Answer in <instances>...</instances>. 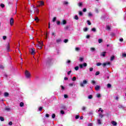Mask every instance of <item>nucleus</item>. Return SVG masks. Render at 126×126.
<instances>
[{"label": "nucleus", "mask_w": 126, "mask_h": 126, "mask_svg": "<svg viewBox=\"0 0 126 126\" xmlns=\"http://www.w3.org/2000/svg\"><path fill=\"white\" fill-rule=\"evenodd\" d=\"M31 7L32 9L31 10V13H32V14H35V13H37V14H39V12H40V11H39V9L35 8L34 5L31 6Z\"/></svg>", "instance_id": "f257e3e1"}, {"label": "nucleus", "mask_w": 126, "mask_h": 126, "mask_svg": "<svg viewBox=\"0 0 126 126\" xmlns=\"http://www.w3.org/2000/svg\"><path fill=\"white\" fill-rule=\"evenodd\" d=\"M25 74L26 78H30V76H31V73L28 70H26Z\"/></svg>", "instance_id": "f03ea898"}, {"label": "nucleus", "mask_w": 126, "mask_h": 126, "mask_svg": "<svg viewBox=\"0 0 126 126\" xmlns=\"http://www.w3.org/2000/svg\"><path fill=\"white\" fill-rule=\"evenodd\" d=\"M87 83H88V80H85L83 81L82 83H81L80 84V86H81V87H84V85L85 84H87Z\"/></svg>", "instance_id": "7ed1b4c3"}, {"label": "nucleus", "mask_w": 126, "mask_h": 126, "mask_svg": "<svg viewBox=\"0 0 126 126\" xmlns=\"http://www.w3.org/2000/svg\"><path fill=\"white\" fill-rule=\"evenodd\" d=\"M29 52L31 53V55H35V49L34 48H30Z\"/></svg>", "instance_id": "20e7f679"}, {"label": "nucleus", "mask_w": 126, "mask_h": 126, "mask_svg": "<svg viewBox=\"0 0 126 126\" xmlns=\"http://www.w3.org/2000/svg\"><path fill=\"white\" fill-rule=\"evenodd\" d=\"M102 65L103 67H105V66H107V65H108L110 67L111 66V63L110 62L104 63H102Z\"/></svg>", "instance_id": "39448f33"}, {"label": "nucleus", "mask_w": 126, "mask_h": 126, "mask_svg": "<svg viewBox=\"0 0 126 126\" xmlns=\"http://www.w3.org/2000/svg\"><path fill=\"white\" fill-rule=\"evenodd\" d=\"M83 66H85V67L87 66V63H83V64H79V67L80 68H83Z\"/></svg>", "instance_id": "423d86ee"}, {"label": "nucleus", "mask_w": 126, "mask_h": 126, "mask_svg": "<svg viewBox=\"0 0 126 126\" xmlns=\"http://www.w3.org/2000/svg\"><path fill=\"white\" fill-rule=\"evenodd\" d=\"M14 23V19H13V18H11L10 20V25H11V26H12Z\"/></svg>", "instance_id": "0eeeda50"}, {"label": "nucleus", "mask_w": 126, "mask_h": 126, "mask_svg": "<svg viewBox=\"0 0 126 126\" xmlns=\"http://www.w3.org/2000/svg\"><path fill=\"white\" fill-rule=\"evenodd\" d=\"M38 45H39L40 47H43V46L44 45V43L42 41H38Z\"/></svg>", "instance_id": "6e6552de"}, {"label": "nucleus", "mask_w": 126, "mask_h": 126, "mask_svg": "<svg viewBox=\"0 0 126 126\" xmlns=\"http://www.w3.org/2000/svg\"><path fill=\"white\" fill-rule=\"evenodd\" d=\"M66 24V21L65 20H63L61 22V25H65Z\"/></svg>", "instance_id": "1a4fd4ad"}, {"label": "nucleus", "mask_w": 126, "mask_h": 126, "mask_svg": "<svg viewBox=\"0 0 126 126\" xmlns=\"http://www.w3.org/2000/svg\"><path fill=\"white\" fill-rule=\"evenodd\" d=\"M94 88L96 91H98V90H100V86L96 85Z\"/></svg>", "instance_id": "9d476101"}, {"label": "nucleus", "mask_w": 126, "mask_h": 126, "mask_svg": "<svg viewBox=\"0 0 126 126\" xmlns=\"http://www.w3.org/2000/svg\"><path fill=\"white\" fill-rule=\"evenodd\" d=\"M61 109L62 110H67V108H66V106H65V105H62L61 106Z\"/></svg>", "instance_id": "9b49d317"}, {"label": "nucleus", "mask_w": 126, "mask_h": 126, "mask_svg": "<svg viewBox=\"0 0 126 126\" xmlns=\"http://www.w3.org/2000/svg\"><path fill=\"white\" fill-rule=\"evenodd\" d=\"M106 53L107 52H102L101 53L100 56H102V57H105Z\"/></svg>", "instance_id": "f8f14e48"}, {"label": "nucleus", "mask_w": 126, "mask_h": 126, "mask_svg": "<svg viewBox=\"0 0 126 126\" xmlns=\"http://www.w3.org/2000/svg\"><path fill=\"white\" fill-rule=\"evenodd\" d=\"M36 48H37V49H39V50H41L43 48V47L40 46L39 44H37L36 45Z\"/></svg>", "instance_id": "ddd939ff"}, {"label": "nucleus", "mask_w": 126, "mask_h": 126, "mask_svg": "<svg viewBox=\"0 0 126 126\" xmlns=\"http://www.w3.org/2000/svg\"><path fill=\"white\" fill-rule=\"evenodd\" d=\"M61 42H62V39L61 38H59L56 40V42L57 43V44H60Z\"/></svg>", "instance_id": "4468645a"}, {"label": "nucleus", "mask_w": 126, "mask_h": 126, "mask_svg": "<svg viewBox=\"0 0 126 126\" xmlns=\"http://www.w3.org/2000/svg\"><path fill=\"white\" fill-rule=\"evenodd\" d=\"M4 97H8V96H9V94H8L7 92H5L4 93Z\"/></svg>", "instance_id": "2eb2a0df"}, {"label": "nucleus", "mask_w": 126, "mask_h": 126, "mask_svg": "<svg viewBox=\"0 0 126 126\" xmlns=\"http://www.w3.org/2000/svg\"><path fill=\"white\" fill-rule=\"evenodd\" d=\"M111 124L113 126H117L118 125V123H117V122H116L115 121L111 122Z\"/></svg>", "instance_id": "dca6fc26"}, {"label": "nucleus", "mask_w": 126, "mask_h": 126, "mask_svg": "<svg viewBox=\"0 0 126 126\" xmlns=\"http://www.w3.org/2000/svg\"><path fill=\"white\" fill-rule=\"evenodd\" d=\"M5 111H7V112H9V111H10V108H9L8 107H6L5 108Z\"/></svg>", "instance_id": "f3484780"}, {"label": "nucleus", "mask_w": 126, "mask_h": 126, "mask_svg": "<svg viewBox=\"0 0 126 126\" xmlns=\"http://www.w3.org/2000/svg\"><path fill=\"white\" fill-rule=\"evenodd\" d=\"M79 61L80 62H83V61H84V58L83 57H80L79 58Z\"/></svg>", "instance_id": "a211bd4d"}, {"label": "nucleus", "mask_w": 126, "mask_h": 126, "mask_svg": "<svg viewBox=\"0 0 126 126\" xmlns=\"http://www.w3.org/2000/svg\"><path fill=\"white\" fill-rule=\"evenodd\" d=\"M114 60H115V56H111L110 58V61H114Z\"/></svg>", "instance_id": "6ab92c4d"}, {"label": "nucleus", "mask_w": 126, "mask_h": 126, "mask_svg": "<svg viewBox=\"0 0 126 126\" xmlns=\"http://www.w3.org/2000/svg\"><path fill=\"white\" fill-rule=\"evenodd\" d=\"M63 4H64V5H66V4H68V2L66 1H64L63 2Z\"/></svg>", "instance_id": "aec40b11"}, {"label": "nucleus", "mask_w": 126, "mask_h": 126, "mask_svg": "<svg viewBox=\"0 0 126 126\" xmlns=\"http://www.w3.org/2000/svg\"><path fill=\"white\" fill-rule=\"evenodd\" d=\"M69 28V26H66L64 28V29L65 30H68Z\"/></svg>", "instance_id": "412c9836"}, {"label": "nucleus", "mask_w": 126, "mask_h": 126, "mask_svg": "<svg viewBox=\"0 0 126 126\" xmlns=\"http://www.w3.org/2000/svg\"><path fill=\"white\" fill-rule=\"evenodd\" d=\"M0 120L1 121V122H3V121H4V118H3V117L0 116Z\"/></svg>", "instance_id": "4be33fe9"}, {"label": "nucleus", "mask_w": 126, "mask_h": 126, "mask_svg": "<svg viewBox=\"0 0 126 126\" xmlns=\"http://www.w3.org/2000/svg\"><path fill=\"white\" fill-rule=\"evenodd\" d=\"M75 50V51H76V52H79V51H80V48L78 47H76Z\"/></svg>", "instance_id": "5701e85b"}, {"label": "nucleus", "mask_w": 126, "mask_h": 126, "mask_svg": "<svg viewBox=\"0 0 126 126\" xmlns=\"http://www.w3.org/2000/svg\"><path fill=\"white\" fill-rule=\"evenodd\" d=\"M44 4H45V3L44 2V1H40V5H44Z\"/></svg>", "instance_id": "b1692460"}, {"label": "nucleus", "mask_w": 126, "mask_h": 126, "mask_svg": "<svg viewBox=\"0 0 126 126\" xmlns=\"http://www.w3.org/2000/svg\"><path fill=\"white\" fill-rule=\"evenodd\" d=\"M86 106H83L82 107V111H85V110H86Z\"/></svg>", "instance_id": "393cba45"}, {"label": "nucleus", "mask_w": 126, "mask_h": 126, "mask_svg": "<svg viewBox=\"0 0 126 126\" xmlns=\"http://www.w3.org/2000/svg\"><path fill=\"white\" fill-rule=\"evenodd\" d=\"M24 106V103H23V102L20 103V107H23Z\"/></svg>", "instance_id": "a878e982"}, {"label": "nucleus", "mask_w": 126, "mask_h": 126, "mask_svg": "<svg viewBox=\"0 0 126 126\" xmlns=\"http://www.w3.org/2000/svg\"><path fill=\"white\" fill-rule=\"evenodd\" d=\"M88 99H92L93 98V95H92V94H91L88 96Z\"/></svg>", "instance_id": "bb28decb"}, {"label": "nucleus", "mask_w": 126, "mask_h": 126, "mask_svg": "<svg viewBox=\"0 0 126 126\" xmlns=\"http://www.w3.org/2000/svg\"><path fill=\"white\" fill-rule=\"evenodd\" d=\"M74 19H76V20H78V19H79L78 16H77L76 15H75Z\"/></svg>", "instance_id": "cd10ccee"}, {"label": "nucleus", "mask_w": 126, "mask_h": 126, "mask_svg": "<svg viewBox=\"0 0 126 126\" xmlns=\"http://www.w3.org/2000/svg\"><path fill=\"white\" fill-rule=\"evenodd\" d=\"M102 42H103V39H98L99 44H101V43H102Z\"/></svg>", "instance_id": "c85d7f7f"}, {"label": "nucleus", "mask_w": 126, "mask_h": 126, "mask_svg": "<svg viewBox=\"0 0 126 126\" xmlns=\"http://www.w3.org/2000/svg\"><path fill=\"white\" fill-rule=\"evenodd\" d=\"M111 87H112V85H111V84H108L107 88H111Z\"/></svg>", "instance_id": "c756f323"}, {"label": "nucleus", "mask_w": 126, "mask_h": 126, "mask_svg": "<svg viewBox=\"0 0 126 126\" xmlns=\"http://www.w3.org/2000/svg\"><path fill=\"white\" fill-rule=\"evenodd\" d=\"M97 66H100V65H102V63H96Z\"/></svg>", "instance_id": "7c9ffc66"}, {"label": "nucleus", "mask_w": 126, "mask_h": 126, "mask_svg": "<svg viewBox=\"0 0 126 126\" xmlns=\"http://www.w3.org/2000/svg\"><path fill=\"white\" fill-rule=\"evenodd\" d=\"M6 48H7V50H8V51L9 50V49H10V47L9 46V43H8V45H7Z\"/></svg>", "instance_id": "2f4dec72"}, {"label": "nucleus", "mask_w": 126, "mask_h": 126, "mask_svg": "<svg viewBox=\"0 0 126 126\" xmlns=\"http://www.w3.org/2000/svg\"><path fill=\"white\" fill-rule=\"evenodd\" d=\"M74 69L75 70H78V69H79V67L78 66H75Z\"/></svg>", "instance_id": "473e14b6"}, {"label": "nucleus", "mask_w": 126, "mask_h": 126, "mask_svg": "<svg viewBox=\"0 0 126 126\" xmlns=\"http://www.w3.org/2000/svg\"><path fill=\"white\" fill-rule=\"evenodd\" d=\"M95 48L94 47H91V51H92V52H94L95 51Z\"/></svg>", "instance_id": "72a5a7b5"}, {"label": "nucleus", "mask_w": 126, "mask_h": 126, "mask_svg": "<svg viewBox=\"0 0 126 126\" xmlns=\"http://www.w3.org/2000/svg\"><path fill=\"white\" fill-rule=\"evenodd\" d=\"M83 30H84V32H87V31H88V28H84Z\"/></svg>", "instance_id": "f704fd0d"}, {"label": "nucleus", "mask_w": 126, "mask_h": 126, "mask_svg": "<svg viewBox=\"0 0 126 126\" xmlns=\"http://www.w3.org/2000/svg\"><path fill=\"white\" fill-rule=\"evenodd\" d=\"M34 20L35 21H39L40 20V19H39V18H38L37 17H35L34 18Z\"/></svg>", "instance_id": "c9c22d12"}, {"label": "nucleus", "mask_w": 126, "mask_h": 126, "mask_svg": "<svg viewBox=\"0 0 126 126\" xmlns=\"http://www.w3.org/2000/svg\"><path fill=\"white\" fill-rule=\"evenodd\" d=\"M52 119H55V118H56V114H53L52 115Z\"/></svg>", "instance_id": "e433bc0d"}, {"label": "nucleus", "mask_w": 126, "mask_h": 126, "mask_svg": "<svg viewBox=\"0 0 126 126\" xmlns=\"http://www.w3.org/2000/svg\"><path fill=\"white\" fill-rule=\"evenodd\" d=\"M106 29L107 30H111V28L109 26H106Z\"/></svg>", "instance_id": "4c0bfd02"}, {"label": "nucleus", "mask_w": 126, "mask_h": 126, "mask_svg": "<svg viewBox=\"0 0 126 126\" xmlns=\"http://www.w3.org/2000/svg\"><path fill=\"white\" fill-rule=\"evenodd\" d=\"M97 123L99 125H101L102 123H101V120L100 119L97 120Z\"/></svg>", "instance_id": "58836bf2"}, {"label": "nucleus", "mask_w": 126, "mask_h": 126, "mask_svg": "<svg viewBox=\"0 0 126 126\" xmlns=\"http://www.w3.org/2000/svg\"><path fill=\"white\" fill-rule=\"evenodd\" d=\"M56 20H57V17H54L52 20V21L53 22H55V21H56Z\"/></svg>", "instance_id": "ea45409f"}, {"label": "nucleus", "mask_w": 126, "mask_h": 126, "mask_svg": "<svg viewBox=\"0 0 126 126\" xmlns=\"http://www.w3.org/2000/svg\"><path fill=\"white\" fill-rule=\"evenodd\" d=\"M57 25H61V21H58L57 22Z\"/></svg>", "instance_id": "a19ab883"}, {"label": "nucleus", "mask_w": 126, "mask_h": 126, "mask_svg": "<svg viewBox=\"0 0 126 126\" xmlns=\"http://www.w3.org/2000/svg\"><path fill=\"white\" fill-rule=\"evenodd\" d=\"M72 80L73 81H75V80H76V77H73L72 79Z\"/></svg>", "instance_id": "79ce46f5"}, {"label": "nucleus", "mask_w": 126, "mask_h": 126, "mask_svg": "<svg viewBox=\"0 0 126 126\" xmlns=\"http://www.w3.org/2000/svg\"><path fill=\"white\" fill-rule=\"evenodd\" d=\"M122 57H123L124 58H126V53H123Z\"/></svg>", "instance_id": "37998d69"}, {"label": "nucleus", "mask_w": 126, "mask_h": 126, "mask_svg": "<svg viewBox=\"0 0 126 126\" xmlns=\"http://www.w3.org/2000/svg\"><path fill=\"white\" fill-rule=\"evenodd\" d=\"M0 6H1L2 7V8H3L5 6L3 4V3H1L0 5Z\"/></svg>", "instance_id": "c03bdc74"}, {"label": "nucleus", "mask_w": 126, "mask_h": 126, "mask_svg": "<svg viewBox=\"0 0 126 126\" xmlns=\"http://www.w3.org/2000/svg\"><path fill=\"white\" fill-rule=\"evenodd\" d=\"M99 74H100V72L99 71H96L95 72V75H99Z\"/></svg>", "instance_id": "a18cd8bd"}, {"label": "nucleus", "mask_w": 126, "mask_h": 126, "mask_svg": "<svg viewBox=\"0 0 126 126\" xmlns=\"http://www.w3.org/2000/svg\"><path fill=\"white\" fill-rule=\"evenodd\" d=\"M79 15H80L81 16L82 15H83V13H82V11H79Z\"/></svg>", "instance_id": "49530a36"}, {"label": "nucleus", "mask_w": 126, "mask_h": 126, "mask_svg": "<svg viewBox=\"0 0 126 126\" xmlns=\"http://www.w3.org/2000/svg\"><path fill=\"white\" fill-rule=\"evenodd\" d=\"M64 43H67L68 42V39H65L63 40Z\"/></svg>", "instance_id": "de8ad7c7"}, {"label": "nucleus", "mask_w": 126, "mask_h": 126, "mask_svg": "<svg viewBox=\"0 0 126 126\" xmlns=\"http://www.w3.org/2000/svg\"><path fill=\"white\" fill-rule=\"evenodd\" d=\"M87 22V23H88V25H91V22H90V21L88 20Z\"/></svg>", "instance_id": "09e8293b"}, {"label": "nucleus", "mask_w": 126, "mask_h": 126, "mask_svg": "<svg viewBox=\"0 0 126 126\" xmlns=\"http://www.w3.org/2000/svg\"><path fill=\"white\" fill-rule=\"evenodd\" d=\"M0 68H1V69H3V68H4V67L3 66V65L0 64Z\"/></svg>", "instance_id": "8fccbe9b"}, {"label": "nucleus", "mask_w": 126, "mask_h": 126, "mask_svg": "<svg viewBox=\"0 0 126 126\" xmlns=\"http://www.w3.org/2000/svg\"><path fill=\"white\" fill-rule=\"evenodd\" d=\"M60 113H61V114H62V115H64V111H63V110H61V111H60Z\"/></svg>", "instance_id": "3c124183"}, {"label": "nucleus", "mask_w": 126, "mask_h": 126, "mask_svg": "<svg viewBox=\"0 0 126 126\" xmlns=\"http://www.w3.org/2000/svg\"><path fill=\"white\" fill-rule=\"evenodd\" d=\"M92 31H93V32H96V29L95 28L92 29Z\"/></svg>", "instance_id": "603ef678"}, {"label": "nucleus", "mask_w": 126, "mask_h": 126, "mask_svg": "<svg viewBox=\"0 0 126 126\" xmlns=\"http://www.w3.org/2000/svg\"><path fill=\"white\" fill-rule=\"evenodd\" d=\"M91 83H92V84L94 85L96 83V82L94 80H92Z\"/></svg>", "instance_id": "864d4df0"}, {"label": "nucleus", "mask_w": 126, "mask_h": 126, "mask_svg": "<svg viewBox=\"0 0 126 126\" xmlns=\"http://www.w3.org/2000/svg\"><path fill=\"white\" fill-rule=\"evenodd\" d=\"M83 12H86V11H87V9L86 8H84L83 9Z\"/></svg>", "instance_id": "5fc2aeb1"}, {"label": "nucleus", "mask_w": 126, "mask_h": 126, "mask_svg": "<svg viewBox=\"0 0 126 126\" xmlns=\"http://www.w3.org/2000/svg\"><path fill=\"white\" fill-rule=\"evenodd\" d=\"M78 4L79 6H82V2L79 3Z\"/></svg>", "instance_id": "6e6d98bb"}, {"label": "nucleus", "mask_w": 126, "mask_h": 126, "mask_svg": "<svg viewBox=\"0 0 126 126\" xmlns=\"http://www.w3.org/2000/svg\"><path fill=\"white\" fill-rule=\"evenodd\" d=\"M75 119L76 120H78V119H79V115H76Z\"/></svg>", "instance_id": "4d7b16f0"}, {"label": "nucleus", "mask_w": 126, "mask_h": 126, "mask_svg": "<svg viewBox=\"0 0 126 126\" xmlns=\"http://www.w3.org/2000/svg\"><path fill=\"white\" fill-rule=\"evenodd\" d=\"M61 87L62 88V90H64V87H63V86L61 85Z\"/></svg>", "instance_id": "13d9d810"}, {"label": "nucleus", "mask_w": 126, "mask_h": 126, "mask_svg": "<svg viewBox=\"0 0 126 126\" xmlns=\"http://www.w3.org/2000/svg\"><path fill=\"white\" fill-rule=\"evenodd\" d=\"M96 96L97 97V98H100V97H101V94H97Z\"/></svg>", "instance_id": "bf43d9fd"}, {"label": "nucleus", "mask_w": 126, "mask_h": 126, "mask_svg": "<svg viewBox=\"0 0 126 126\" xmlns=\"http://www.w3.org/2000/svg\"><path fill=\"white\" fill-rule=\"evenodd\" d=\"M9 126H12V122L10 121L8 123Z\"/></svg>", "instance_id": "052dcab7"}, {"label": "nucleus", "mask_w": 126, "mask_h": 126, "mask_svg": "<svg viewBox=\"0 0 126 126\" xmlns=\"http://www.w3.org/2000/svg\"><path fill=\"white\" fill-rule=\"evenodd\" d=\"M64 97L65 98H68V95H67V94H64Z\"/></svg>", "instance_id": "680f3d73"}, {"label": "nucleus", "mask_w": 126, "mask_h": 126, "mask_svg": "<svg viewBox=\"0 0 126 126\" xmlns=\"http://www.w3.org/2000/svg\"><path fill=\"white\" fill-rule=\"evenodd\" d=\"M92 13L89 12L88 14V16H92Z\"/></svg>", "instance_id": "e2e57ef3"}, {"label": "nucleus", "mask_w": 126, "mask_h": 126, "mask_svg": "<svg viewBox=\"0 0 126 126\" xmlns=\"http://www.w3.org/2000/svg\"><path fill=\"white\" fill-rule=\"evenodd\" d=\"M3 40H6V36L5 35L3 36Z\"/></svg>", "instance_id": "0e129e2a"}, {"label": "nucleus", "mask_w": 126, "mask_h": 126, "mask_svg": "<svg viewBox=\"0 0 126 126\" xmlns=\"http://www.w3.org/2000/svg\"><path fill=\"white\" fill-rule=\"evenodd\" d=\"M100 118H101V119H102V118H103V117H104V115H103V114H99V115Z\"/></svg>", "instance_id": "69168bd1"}, {"label": "nucleus", "mask_w": 126, "mask_h": 126, "mask_svg": "<svg viewBox=\"0 0 126 126\" xmlns=\"http://www.w3.org/2000/svg\"><path fill=\"white\" fill-rule=\"evenodd\" d=\"M42 110H43V107H40L39 108V111H42Z\"/></svg>", "instance_id": "338daca9"}, {"label": "nucleus", "mask_w": 126, "mask_h": 126, "mask_svg": "<svg viewBox=\"0 0 126 126\" xmlns=\"http://www.w3.org/2000/svg\"><path fill=\"white\" fill-rule=\"evenodd\" d=\"M90 71H93V67L90 68Z\"/></svg>", "instance_id": "774afa93"}]
</instances>
